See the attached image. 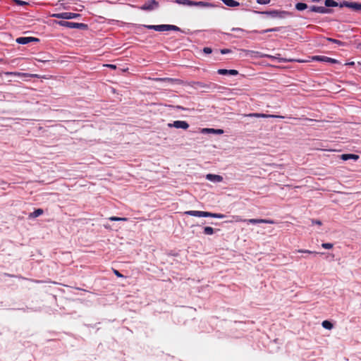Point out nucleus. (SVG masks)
Masks as SVG:
<instances>
[{
	"mask_svg": "<svg viewBox=\"0 0 361 361\" xmlns=\"http://www.w3.org/2000/svg\"><path fill=\"white\" fill-rule=\"evenodd\" d=\"M185 214L197 216V217H213L217 219H223L225 217L224 214H216L211 213L209 212H202V211H187L185 212Z\"/></svg>",
	"mask_w": 361,
	"mask_h": 361,
	"instance_id": "1",
	"label": "nucleus"
},
{
	"mask_svg": "<svg viewBox=\"0 0 361 361\" xmlns=\"http://www.w3.org/2000/svg\"><path fill=\"white\" fill-rule=\"evenodd\" d=\"M58 23L61 26L70 28L85 29L87 27V25L84 23H73L68 21H59Z\"/></svg>",
	"mask_w": 361,
	"mask_h": 361,
	"instance_id": "2",
	"label": "nucleus"
},
{
	"mask_svg": "<svg viewBox=\"0 0 361 361\" xmlns=\"http://www.w3.org/2000/svg\"><path fill=\"white\" fill-rule=\"evenodd\" d=\"M80 15L79 13H54L51 15V17L60 18V19H73V18H77L80 17Z\"/></svg>",
	"mask_w": 361,
	"mask_h": 361,
	"instance_id": "3",
	"label": "nucleus"
},
{
	"mask_svg": "<svg viewBox=\"0 0 361 361\" xmlns=\"http://www.w3.org/2000/svg\"><path fill=\"white\" fill-rule=\"evenodd\" d=\"M169 128H182L186 130L189 128V124L184 121H175L171 123H169Z\"/></svg>",
	"mask_w": 361,
	"mask_h": 361,
	"instance_id": "4",
	"label": "nucleus"
},
{
	"mask_svg": "<svg viewBox=\"0 0 361 361\" xmlns=\"http://www.w3.org/2000/svg\"><path fill=\"white\" fill-rule=\"evenodd\" d=\"M339 6L341 8L347 7V8H353L355 11L361 10V4H359L357 2L343 1V2L340 3Z\"/></svg>",
	"mask_w": 361,
	"mask_h": 361,
	"instance_id": "5",
	"label": "nucleus"
},
{
	"mask_svg": "<svg viewBox=\"0 0 361 361\" xmlns=\"http://www.w3.org/2000/svg\"><path fill=\"white\" fill-rule=\"evenodd\" d=\"M245 222H247L252 224H275L274 221L271 219H243V220Z\"/></svg>",
	"mask_w": 361,
	"mask_h": 361,
	"instance_id": "6",
	"label": "nucleus"
},
{
	"mask_svg": "<svg viewBox=\"0 0 361 361\" xmlns=\"http://www.w3.org/2000/svg\"><path fill=\"white\" fill-rule=\"evenodd\" d=\"M244 117H255V118H283V116H276V115H271V114H258V113H253V114H244Z\"/></svg>",
	"mask_w": 361,
	"mask_h": 361,
	"instance_id": "7",
	"label": "nucleus"
},
{
	"mask_svg": "<svg viewBox=\"0 0 361 361\" xmlns=\"http://www.w3.org/2000/svg\"><path fill=\"white\" fill-rule=\"evenodd\" d=\"M39 39L32 37H22L16 39V42L20 44H26L31 42H38Z\"/></svg>",
	"mask_w": 361,
	"mask_h": 361,
	"instance_id": "8",
	"label": "nucleus"
},
{
	"mask_svg": "<svg viewBox=\"0 0 361 361\" xmlns=\"http://www.w3.org/2000/svg\"><path fill=\"white\" fill-rule=\"evenodd\" d=\"M4 74L7 76H11V77H35L38 78L37 75L34 74H28V73H19V72H5Z\"/></svg>",
	"mask_w": 361,
	"mask_h": 361,
	"instance_id": "9",
	"label": "nucleus"
},
{
	"mask_svg": "<svg viewBox=\"0 0 361 361\" xmlns=\"http://www.w3.org/2000/svg\"><path fill=\"white\" fill-rule=\"evenodd\" d=\"M263 13L269 15L273 18H275V17L283 18L288 13L286 11H271L264 12Z\"/></svg>",
	"mask_w": 361,
	"mask_h": 361,
	"instance_id": "10",
	"label": "nucleus"
},
{
	"mask_svg": "<svg viewBox=\"0 0 361 361\" xmlns=\"http://www.w3.org/2000/svg\"><path fill=\"white\" fill-rule=\"evenodd\" d=\"M310 11H313V12L319 13H329L331 12V10L329 8H326V7H323V6H311Z\"/></svg>",
	"mask_w": 361,
	"mask_h": 361,
	"instance_id": "11",
	"label": "nucleus"
},
{
	"mask_svg": "<svg viewBox=\"0 0 361 361\" xmlns=\"http://www.w3.org/2000/svg\"><path fill=\"white\" fill-rule=\"evenodd\" d=\"M312 59L316 60V61H321L332 63H336L338 62V61L334 59H331V58L324 56H314L312 57Z\"/></svg>",
	"mask_w": 361,
	"mask_h": 361,
	"instance_id": "12",
	"label": "nucleus"
},
{
	"mask_svg": "<svg viewBox=\"0 0 361 361\" xmlns=\"http://www.w3.org/2000/svg\"><path fill=\"white\" fill-rule=\"evenodd\" d=\"M206 178L214 183H220L223 180V177L220 175L209 173L206 176Z\"/></svg>",
	"mask_w": 361,
	"mask_h": 361,
	"instance_id": "13",
	"label": "nucleus"
},
{
	"mask_svg": "<svg viewBox=\"0 0 361 361\" xmlns=\"http://www.w3.org/2000/svg\"><path fill=\"white\" fill-rule=\"evenodd\" d=\"M158 6V2L155 0H151L145 3L142 8L143 10H152Z\"/></svg>",
	"mask_w": 361,
	"mask_h": 361,
	"instance_id": "14",
	"label": "nucleus"
},
{
	"mask_svg": "<svg viewBox=\"0 0 361 361\" xmlns=\"http://www.w3.org/2000/svg\"><path fill=\"white\" fill-rule=\"evenodd\" d=\"M147 29L154 30L156 31L162 32L166 31V25H144Z\"/></svg>",
	"mask_w": 361,
	"mask_h": 361,
	"instance_id": "15",
	"label": "nucleus"
},
{
	"mask_svg": "<svg viewBox=\"0 0 361 361\" xmlns=\"http://www.w3.org/2000/svg\"><path fill=\"white\" fill-rule=\"evenodd\" d=\"M217 73L220 75H236L238 74V71L236 70H226V69H219Z\"/></svg>",
	"mask_w": 361,
	"mask_h": 361,
	"instance_id": "16",
	"label": "nucleus"
},
{
	"mask_svg": "<svg viewBox=\"0 0 361 361\" xmlns=\"http://www.w3.org/2000/svg\"><path fill=\"white\" fill-rule=\"evenodd\" d=\"M202 133H215V134L221 135V134L224 133V130L222 129L203 128L202 130Z\"/></svg>",
	"mask_w": 361,
	"mask_h": 361,
	"instance_id": "17",
	"label": "nucleus"
},
{
	"mask_svg": "<svg viewBox=\"0 0 361 361\" xmlns=\"http://www.w3.org/2000/svg\"><path fill=\"white\" fill-rule=\"evenodd\" d=\"M341 159L343 161H347L350 159H353L354 160H357L359 159V156L357 154H343L341 155Z\"/></svg>",
	"mask_w": 361,
	"mask_h": 361,
	"instance_id": "18",
	"label": "nucleus"
},
{
	"mask_svg": "<svg viewBox=\"0 0 361 361\" xmlns=\"http://www.w3.org/2000/svg\"><path fill=\"white\" fill-rule=\"evenodd\" d=\"M44 210L42 209H35L33 212L29 214L28 218L29 219H34L39 216L40 215L43 214Z\"/></svg>",
	"mask_w": 361,
	"mask_h": 361,
	"instance_id": "19",
	"label": "nucleus"
},
{
	"mask_svg": "<svg viewBox=\"0 0 361 361\" xmlns=\"http://www.w3.org/2000/svg\"><path fill=\"white\" fill-rule=\"evenodd\" d=\"M223 3L227 6L236 7L239 6V3L234 0H222Z\"/></svg>",
	"mask_w": 361,
	"mask_h": 361,
	"instance_id": "20",
	"label": "nucleus"
},
{
	"mask_svg": "<svg viewBox=\"0 0 361 361\" xmlns=\"http://www.w3.org/2000/svg\"><path fill=\"white\" fill-rule=\"evenodd\" d=\"M324 4L326 7H335L339 6L340 4H338L336 1L334 0H326Z\"/></svg>",
	"mask_w": 361,
	"mask_h": 361,
	"instance_id": "21",
	"label": "nucleus"
},
{
	"mask_svg": "<svg viewBox=\"0 0 361 361\" xmlns=\"http://www.w3.org/2000/svg\"><path fill=\"white\" fill-rule=\"evenodd\" d=\"M176 2L185 6H193L194 3L190 0H176Z\"/></svg>",
	"mask_w": 361,
	"mask_h": 361,
	"instance_id": "22",
	"label": "nucleus"
},
{
	"mask_svg": "<svg viewBox=\"0 0 361 361\" xmlns=\"http://www.w3.org/2000/svg\"><path fill=\"white\" fill-rule=\"evenodd\" d=\"M154 80H156V81H165V82H170V83H173V82H174L176 81H178L176 79L169 78H154Z\"/></svg>",
	"mask_w": 361,
	"mask_h": 361,
	"instance_id": "23",
	"label": "nucleus"
},
{
	"mask_svg": "<svg viewBox=\"0 0 361 361\" xmlns=\"http://www.w3.org/2000/svg\"><path fill=\"white\" fill-rule=\"evenodd\" d=\"M307 8V5L305 3H298L295 4V8L298 11H303Z\"/></svg>",
	"mask_w": 361,
	"mask_h": 361,
	"instance_id": "24",
	"label": "nucleus"
},
{
	"mask_svg": "<svg viewBox=\"0 0 361 361\" xmlns=\"http://www.w3.org/2000/svg\"><path fill=\"white\" fill-rule=\"evenodd\" d=\"M322 327L326 329H331L333 328V324L328 320H325L322 323Z\"/></svg>",
	"mask_w": 361,
	"mask_h": 361,
	"instance_id": "25",
	"label": "nucleus"
},
{
	"mask_svg": "<svg viewBox=\"0 0 361 361\" xmlns=\"http://www.w3.org/2000/svg\"><path fill=\"white\" fill-rule=\"evenodd\" d=\"M204 233L206 235H212L214 233V228L210 226H206L204 228Z\"/></svg>",
	"mask_w": 361,
	"mask_h": 361,
	"instance_id": "26",
	"label": "nucleus"
},
{
	"mask_svg": "<svg viewBox=\"0 0 361 361\" xmlns=\"http://www.w3.org/2000/svg\"><path fill=\"white\" fill-rule=\"evenodd\" d=\"M109 219L112 221H128L127 218L116 217V216H111L109 218Z\"/></svg>",
	"mask_w": 361,
	"mask_h": 361,
	"instance_id": "27",
	"label": "nucleus"
},
{
	"mask_svg": "<svg viewBox=\"0 0 361 361\" xmlns=\"http://www.w3.org/2000/svg\"><path fill=\"white\" fill-rule=\"evenodd\" d=\"M168 30L179 31L180 28L176 25H166V31Z\"/></svg>",
	"mask_w": 361,
	"mask_h": 361,
	"instance_id": "28",
	"label": "nucleus"
},
{
	"mask_svg": "<svg viewBox=\"0 0 361 361\" xmlns=\"http://www.w3.org/2000/svg\"><path fill=\"white\" fill-rule=\"evenodd\" d=\"M193 6H208L210 4L209 3L203 2V1H193Z\"/></svg>",
	"mask_w": 361,
	"mask_h": 361,
	"instance_id": "29",
	"label": "nucleus"
},
{
	"mask_svg": "<svg viewBox=\"0 0 361 361\" xmlns=\"http://www.w3.org/2000/svg\"><path fill=\"white\" fill-rule=\"evenodd\" d=\"M333 246L332 243H325L322 244V247L324 249H331Z\"/></svg>",
	"mask_w": 361,
	"mask_h": 361,
	"instance_id": "30",
	"label": "nucleus"
},
{
	"mask_svg": "<svg viewBox=\"0 0 361 361\" xmlns=\"http://www.w3.org/2000/svg\"><path fill=\"white\" fill-rule=\"evenodd\" d=\"M13 1L19 6H25L28 4L27 2L21 0H13Z\"/></svg>",
	"mask_w": 361,
	"mask_h": 361,
	"instance_id": "31",
	"label": "nucleus"
},
{
	"mask_svg": "<svg viewBox=\"0 0 361 361\" xmlns=\"http://www.w3.org/2000/svg\"><path fill=\"white\" fill-rule=\"evenodd\" d=\"M271 0H257V2L259 4H268Z\"/></svg>",
	"mask_w": 361,
	"mask_h": 361,
	"instance_id": "32",
	"label": "nucleus"
},
{
	"mask_svg": "<svg viewBox=\"0 0 361 361\" xmlns=\"http://www.w3.org/2000/svg\"><path fill=\"white\" fill-rule=\"evenodd\" d=\"M328 40L330 41V42H332L334 43L338 44H343L342 42H341L339 40H337V39H335L328 38Z\"/></svg>",
	"mask_w": 361,
	"mask_h": 361,
	"instance_id": "33",
	"label": "nucleus"
},
{
	"mask_svg": "<svg viewBox=\"0 0 361 361\" xmlns=\"http://www.w3.org/2000/svg\"><path fill=\"white\" fill-rule=\"evenodd\" d=\"M203 51L205 53V54H211L212 50L210 47H204L203 49Z\"/></svg>",
	"mask_w": 361,
	"mask_h": 361,
	"instance_id": "34",
	"label": "nucleus"
},
{
	"mask_svg": "<svg viewBox=\"0 0 361 361\" xmlns=\"http://www.w3.org/2000/svg\"><path fill=\"white\" fill-rule=\"evenodd\" d=\"M298 252H301V253H313V252L310 251V250H297Z\"/></svg>",
	"mask_w": 361,
	"mask_h": 361,
	"instance_id": "35",
	"label": "nucleus"
},
{
	"mask_svg": "<svg viewBox=\"0 0 361 361\" xmlns=\"http://www.w3.org/2000/svg\"><path fill=\"white\" fill-rule=\"evenodd\" d=\"M312 223L313 224H317V225H319V226H321L322 225V221H319V220H316V219H312Z\"/></svg>",
	"mask_w": 361,
	"mask_h": 361,
	"instance_id": "36",
	"label": "nucleus"
},
{
	"mask_svg": "<svg viewBox=\"0 0 361 361\" xmlns=\"http://www.w3.org/2000/svg\"><path fill=\"white\" fill-rule=\"evenodd\" d=\"M114 273L115 274L116 276H117L118 277H123V276L117 270H114Z\"/></svg>",
	"mask_w": 361,
	"mask_h": 361,
	"instance_id": "37",
	"label": "nucleus"
},
{
	"mask_svg": "<svg viewBox=\"0 0 361 361\" xmlns=\"http://www.w3.org/2000/svg\"><path fill=\"white\" fill-rule=\"evenodd\" d=\"M277 28H271V29H267L266 30L262 31V32H273V31H277Z\"/></svg>",
	"mask_w": 361,
	"mask_h": 361,
	"instance_id": "38",
	"label": "nucleus"
},
{
	"mask_svg": "<svg viewBox=\"0 0 361 361\" xmlns=\"http://www.w3.org/2000/svg\"><path fill=\"white\" fill-rule=\"evenodd\" d=\"M231 52V50L230 49H221V53L224 54H227V53H229Z\"/></svg>",
	"mask_w": 361,
	"mask_h": 361,
	"instance_id": "39",
	"label": "nucleus"
},
{
	"mask_svg": "<svg viewBox=\"0 0 361 361\" xmlns=\"http://www.w3.org/2000/svg\"><path fill=\"white\" fill-rule=\"evenodd\" d=\"M107 67H109L110 68H116V66L113 64H107L106 65Z\"/></svg>",
	"mask_w": 361,
	"mask_h": 361,
	"instance_id": "40",
	"label": "nucleus"
},
{
	"mask_svg": "<svg viewBox=\"0 0 361 361\" xmlns=\"http://www.w3.org/2000/svg\"><path fill=\"white\" fill-rule=\"evenodd\" d=\"M312 1L317 2V1H319L320 0H312Z\"/></svg>",
	"mask_w": 361,
	"mask_h": 361,
	"instance_id": "41",
	"label": "nucleus"
},
{
	"mask_svg": "<svg viewBox=\"0 0 361 361\" xmlns=\"http://www.w3.org/2000/svg\"><path fill=\"white\" fill-rule=\"evenodd\" d=\"M353 63H353V62H352V63H348V64H349V65H353Z\"/></svg>",
	"mask_w": 361,
	"mask_h": 361,
	"instance_id": "42",
	"label": "nucleus"
},
{
	"mask_svg": "<svg viewBox=\"0 0 361 361\" xmlns=\"http://www.w3.org/2000/svg\"><path fill=\"white\" fill-rule=\"evenodd\" d=\"M12 80H13L12 78H9L8 81H12Z\"/></svg>",
	"mask_w": 361,
	"mask_h": 361,
	"instance_id": "43",
	"label": "nucleus"
}]
</instances>
